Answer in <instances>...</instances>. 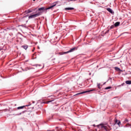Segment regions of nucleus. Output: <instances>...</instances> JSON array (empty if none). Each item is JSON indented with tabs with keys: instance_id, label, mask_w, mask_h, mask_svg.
Segmentation results:
<instances>
[{
	"instance_id": "nucleus-35",
	"label": "nucleus",
	"mask_w": 131,
	"mask_h": 131,
	"mask_svg": "<svg viewBox=\"0 0 131 131\" xmlns=\"http://www.w3.org/2000/svg\"><path fill=\"white\" fill-rule=\"evenodd\" d=\"M124 33H121L120 35H119L118 37H117V38H118V37H120V36H121V35H122V34H124Z\"/></svg>"
},
{
	"instance_id": "nucleus-19",
	"label": "nucleus",
	"mask_w": 131,
	"mask_h": 131,
	"mask_svg": "<svg viewBox=\"0 0 131 131\" xmlns=\"http://www.w3.org/2000/svg\"><path fill=\"white\" fill-rule=\"evenodd\" d=\"M21 48L23 49H24V50H27L28 49V45H23L21 46Z\"/></svg>"
},
{
	"instance_id": "nucleus-27",
	"label": "nucleus",
	"mask_w": 131,
	"mask_h": 131,
	"mask_svg": "<svg viewBox=\"0 0 131 131\" xmlns=\"http://www.w3.org/2000/svg\"><path fill=\"white\" fill-rule=\"evenodd\" d=\"M111 89H112V87L111 86H108L105 88L104 90H110Z\"/></svg>"
},
{
	"instance_id": "nucleus-61",
	"label": "nucleus",
	"mask_w": 131,
	"mask_h": 131,
	"mask_svg": "<svg viewBox=\"0 0 131 131\" xmlns=\"http://www.w3.org/2000/svg\"><path fill=\"white\" fill-rule=\"evenodd\" d=\"M104 35H104V34H103V35H101V36H102L103 37H104Z\"/></svg>"
},
{
	"instance_id": "nucleus-58",
	"label": "nucleus",
	"mask_w": 131,
	"mask_h": 131,
	"mask_svg": "<svg viewBox=\"0 0 131 131\" xmlns=\"http://www.w3.org/2000/svg\"><path fill=\"white\" fill-rule=\"evenodd\" d=\"M37 48L39 50V49H40L39 46H38Z\"/></svg>"
},
{
	"instance_id": "nucleus-14",
	"label": "nucleus",
	"mask_w": 131,
	"mask_h": 131,
	"mask_svg": "<svg viewBox=\"0 0 131 131\" xmlns=\"http://www.w3.org/2000/svg\"><path fill=\"white\" fill-rule=\"evenodd\" d=\"M32 12H33V10H32V9H29L27 10H25V13L26 14H29L30 13H32Z\"/></svg>"
},
{
	"instance_id": "nucleus-25",
	"label": "nucleus",
	"mask_w": 131,
	"mask_h": 131,
	"mask_svg": "<svg viewBox=\"0 0 131 131\" xmlns=\"http://www.w3.org/2000/svg\"><path fill=\"white\" fill-rule=\"evenodd\" d=\"M109 27H110V30H111V29H113V28H114V27H115V26H114V25H112V26H108V27H107V28H109Z\"/></svg>"
},
{
	"instance_id": "nucleus-4",
	"label": "nucleus",
	"mask_w": 131,
	"mask_h": 131,
	"mask_svg": "<svg viewBox=\"0 0 131 131\" xmlns=\"http://www.w3.org/2000/svg\"><path fill=\"white\" fill-rule=\"evenodd\" d=\"M54 97H55L54 95L48 96L47 97L48 101L46 102V104H50V103H51V104H55L54 101H55V100H56V99H55Z\"/></svg>"
},
{
	"instance_id": "nucleus-31",
	"label": "nucleus",
	"mask_w": 131,
	"mask_h": 131,
	"mask_svg": "<svg viewBox=\"0 0 131 131\" xmlns=\"http://www.w3.org/2000/svg\"><path fill=\"white\" fill-rule=\"evenodd\" d=\"M127 122H128V119H125L123 121V123H127Z\"/></svg>"
},
{
	"instance_id": "nucleus-42",
	"label": "nucleus",
	"mask_w": 131,
	"mask_h": 131,
	"mask_svg": "<svg viewBox=\"0 0 131 131\" xmlns=\"http://www.w3.org/2000/svg\"><path fill=\"white\" fill-rule=\"evenodd\" d=\"M37 64H34V65H33V66H35L36 67H37Z\"/></svg>"
},
{
	"instance_id": "nucleus-33",
	"label": "nucleus",
	"mask_w": 131,
	"mask_h": 131,
	"mask_svg": "<svg viewBox=\"0 0 131 131\" xmlns=\"http://www.w3.org/2000/svg\"><path fill=\"white\" fill-rule=\"evenodd\" d=\"M18 34H20V35H21V36H23V37H24L25 38H26V36H24L23 34H22L21 33L18 32Z\"/></svg>"
},
{
	"instance_id": "nucleus-37",
	"label": "nucleus",
	"mask_w": 131,
	"mask_h": 131,
	"mask_svg": "<svg viewBox=\"0 0 131 131\" xmlns=\"http://www.w3.org/2000/svg\"><path fill=\"white\" fill-rule=\"evenodd\" d=\"M37 8H35L34 9H32V10H33V12H34V11H37Z\"/></svg>"
},
{
	"instance_id": "nucleus-18",
	"label": "nucleus",
	"mask_w": 131,
	"mask_h": 131,
	"mask_svg": "<svg viewBox=\"0 0 131 131\" xmlns=\"http://www.w3.org/2000/svg\"><path fill=\"white\" fill-rule=\"evenodd\" d=\"M125 83H126V84H128V85H129L131 84V80H126L125 81Z\"/></svg>"
},
{
	"instance_id": "nucleus-62",
	"label": "nucleus",
	"mask_w": 131,
	"mask_h": 131,
	"mask_svg": "<svg viewBox=\"0 0 131 131\" xmlns=\"http://www.w3.org/2000/svg\"><path fill=\"white\" fill-rule=\"evenodd\" d=\"M21 130L22 131H23V128H21Z\"/></svg>"
},
{
	"instance_id": "nucleus-41",
	"label": "nucleus",
	"mask_w": 131,
	"mask_h": 131,
	"mask_svg": "<svg viewBox=\"0 0 131 131\" xmlns=\"http://www.w3.org/2000/svg\"><path fill=\"white\" fill-rule=\"evenodd\" d=\"M34 51H35V48H34V49L32 50V52H34Z\"/></svg>"
},
{
	"instance_id": "nucleus-64",
	"label": "nucleus",
	"mask_w": 131,
	"mask_h": 131,
	"mask_svg": "<svg viewBox=\"0 0 131 131\" xmlns=\"http://www.w3.org/2000/svg\"><path fill=\"white\" fill-rule=\"evenodd\" d=\"M28 22V20H26V23H27Z\"/></svg>"
},
{
	"instance_id": "nucleus-9",
	"label": "nucleus",
	"mask_w": 131,
	"mask_h": 131,
	"mask_svg": "<svg viewBox=\"0 0 131 131\" xmlns=\"http://www.w3.org/2000/svg\"><path fill=\"white\" fill-rule=\"evenodd\" d=\"M27 112V110L23 111L22 112L18 113L17 114H10L9 116H11V115H14L15 116H19V115H22V114H24L25 112Z\"/></svg>"
},
{
	"instance_id": "nucleus-11",
	"label": "nucleus",
	"mask_w": 131,
	"mask_h": 131,
	"mask_svg": "<svg viewBox=\"0 0 131 131\" xmlns=\"http://www.w3.org/2000/svg\"><path fill=\"white\" fill-rule=\"evenodd\" d=\"M106 11H108V12L110 13V14H111L112 15H113L114 14V11H113V9L111 8H106Z\"/></svg>"
},
{
	"instance_id": "nucleus-24",
	"label": "nucleus",
	"mask_w": 131,
	"mask_h": 131,
	"mask_svg": "<svg viewBox=\"0 0 131 131\" xmlns=\"http://www.w3.org/2000/svg\"><path fill=\"white\" fill-rule=\"evenodd\" d=\"M110 31V30H107L105 32H104V31H102V33H103V34H104V35H105V34L109 33Z\"/></svg>"
},
{
	"instance_id": "nucleus-46",
	"label": "nucleus",
	"mask_w": 131,
	"mask_h": 131,
	"mask_svg": "<svg viewBox=\"0 0 131 131\" xmlns=\"http://www.w3.org/2000/svg\"><path fill=\"white\" fill-rule=\"evenodd\" d=\"M57 11H59V9H57V10H54V13H56V12H57Z\"/></svg>"
},
{
	"instance_id": "nucleus-20",
	"label": "nucleus",
	"mask_w": 131,
	"mask_h": 131,
	"mask_svg": "<svg viewBox=\"0 0 131 131\" xmlns=\"http://www.w3.org/2000/svg\"><path fill=\"white\" fill-rule=\"evenodd\" d=\"M97 89H99V90H101V89H102V85H101V86H100L101 83H97Z\"/></svg>"
},
{
	"instance_id": "nucleus-7",
	"label": "nucleus",
	"mask_w": 131,
	"mask_h": 131,
	"mask_svg": "<svg viewBox=\"0 0 131 131\" xmlns=\"http://www.w3.org/2000/svg\"><path fill=\"white\" fill-rule=\"evenodd\" d=\"M113 126H115L116 124H117V125H119V126H120V124H121V122L120 121V120H117V119L115 118L114 120V122L113 123Z\"/></svg>"
},
{
	"instance_id": "nucleus-22",
	"label": "nucleus",
	"mask_w": 131,
	"mask_h": 131,
	"mask_svg": "<svg viewBox=\"0 0 131 131\" xmlns=\"http://www.w3.org/2000/svg\"><path fill=\"white\" fill-rule=\"evenodd\" d=\"M34 108H35V109L36 110L37 109L36 108H37V107L36 106H35V107L32 106V107H28L27 110H30L32 111V110H33V109H34Z\"/></svg>"
},
{
	"instance_id": "nucleus-51",
	"label": "nucleus",
	"mask_w": 131,
	"mask_h": 131,
	"mask_svg": "<svg viewBox=\"0 0 131 131\" xmlns=\"http://www.w3.org/2000/svg\"><path fill=\"white\" fill-rule=\"evenodd\" d=\"M92 126H96V124H94L93 125H92Z\"/></svg>"
},
{
	"instance_id": "nucleus-54",
	"label": "nucleus",
	"mask_w": 131,
	"mask_h": 131,
	"mask_svg": "<svg viewBox=\"0 0 131 131\" xmlns=\"http://www.w3.org/2000/svg\"><path fill=\"white\" fill-rule=\"evenodd\" d=\"M120 71L121 72H123V70H121V71Z\"/></svg>"
},
{
	"instance_id": "nucleus-12",
	"label": "nucleus",
	"mask_w": 131,
	"mask_h": 131,
	"mask_svg": "<svg viewBox=\"0 0 131 131\" xmlns=\"http://www.w3.org/2000/svg\"><path fill=\"white\" fill-rule=\"evenodd\" d=\"M78 49V47H74L71 48L69 51H70V53H72L73 52H75V51H77Z\"/></svg>"
},
{
	"instance_id": "nucleus-55",
	"label": "nucleus",
	"mask_w": 131,
	"mask_h": 131,
	"mask_svg": "<svg viewBox=\"0 0 131 131\" xmlns=\"http://www.w3.org/2000/svg\"><path fill=\"white\" fill-rule=\"evenodd\" d=\"M53 57H54V55H52L51 58H53Z\"/></svg>"
},
{
	"instance_id": "nucleus-2",
	"label": "nucleus",
	"mask_w": 131,
	"mask_h": 131,
	"mask_svg": "<svg viewBox=\"0 0 131 131\" xmlns=\"http://www.w3.org/2000/svg\"><path fill=\"white\" fill-rule=\"evenodd\" d=\"M97 91H98L97 88H92V89H88L87 90H86L85 91H82L80 93H78L76 94L74 96H79V95L86 94V93H91V92H94V91L97 92Z\"/></svg>"
},
{
	"instance_id": "nucleus-50",
	"label": "nucleus",
	"mask_w": 131,
	"mask_h": 131,
	"mask_svg": "<svg viewBox=\"0 0 131 131\" xmlns=\"http://www.w3.org/2000/svg\"><path fill=\"white\" fill-rule=\"evenodd\" d=\"M106 82H104L103 84V85H104V84H106Z\"/></svg>"
},
{
	"instance_id": "nucleus-28",
	"label": "nucleus",
	"mask_w": 131,
	"mask_h": 131,
	"mask_svg": "<svg viewBox=\"0 0 131 131\" xmlns=\"http://www.w3.org/2000/svg\"><path fill=\"white\" fill-rule=\"evenodd\" d=\"M18 110H22V109L18 110V107H17L16 109H15V108H11V111H18Z\"/></svg>"
},
{
	"instance_id": "nucleus-63",
	"label": "nucleus",
	"mask_w": 131,
	"mask_h": 131,
	"mask_svg": "<svg viewBox=\"0 0 131 131\" xmlns=\"http://www.w3.org/2000/svg\"><path fill=\"white\" fill-rule=\"evenodd\" d=\"M36 114H38V112H36Z\"/></svg>"
},
{
	"instance_id": "nucleus-57",
	"label": "nucleus",
	"mask_w": 131,
	"mask_h": 131,
	"mask_svg": "<svg viewBox=\"0 0 131 131\" xmlns=\"http://www.w3.org/2000/svg\"><path fill=\"white\" fill-rule=\"evenodd\" d=\"M19 39H20V40H22L23 39L22 38H19Z\"/></svg>"
},
{
	"instance_id": "nucleus-29",
	"label": "nucleus",
	"mask_w": 131,
	"mask_h": 131,
	"mask_svg": "<svg viewBox=\"0 0 131 131\" xmlns=\"http://www.w3.org/2000/svg\"><path fill=\"white\" fill-rule=\"evenodd\" d=\"M27 17H28V20H29V14H27V15L24 16L23 17V18H27Z\"/></svg>"
},
{
	"instance_id": "nucleus-53",
	"label": "nucleus",
	"mask_w": 131,
	"mask_h": 131,
	"mask_svg": "<svg viewBox=\"0 0 131 131\" xmlns=\"http://www.w3.org/2000/svg\"><path fill=\"white\" fill-rule=\"evenodd\" d=\"M55 128H56V129L59 128V127H58V126H56V127H55Z\"/></svg>"
},
{
	"instance_id": "nucleus-3",
	"label": "nucleus",
	"mask_w": 131,
	"mask_h": 131,
	"mask_svg": "<svg viewBox=\"0 0 131 131\" xmlns=\"http://www.w3.org/2000/svg\"><path fill=\"white\" fill-rule=\"evenodd\" d=\"M47 13V9L45 7H41L38 8V9L35 11V13H37L38 16H41L42 15L43 12Z\"/></svg>"
},
{
	"instance_id": "nucleus-23",
	"label": "nucleus",
	"mask_w": 131,
	"mask_h": 131,
	"mask_svg": "<svg viewBox=\"0 0 131 131\" xmlns=\"http://www.w3.org/2000/svg\"><path fill=\"white\" fill-rule=\"evenodd\" d=\"M21 70H23V71H27L28 70H30V69H29V68L27 67V68H25L24 69L21 68Z\"/></svg>"
},
{
	"instance_id": "nucleus-21",
	"label": "nucleus",
	"mask_w": 131,
	"mask_h": 131,
	"mask_svg": "<svg viewBox=\"0 0 131 131\" xmlns=\"http://www.w3.org/2000/svg\"><path fill=\"white\" fill-rule=\"evenodd\" d=\"M114 69L116 71H121V69H120L118 67H115Z\"/></svg>"
},
{
	"instance_id": "nucleus-56",
	"label": "nucleus",
	"mask_w": 131,
	"mask_h": 131,
	"mask_svg": "<svg viewBox=\"0 0 131 131\" xmlns=\"http://www.w3.org/2000/svg\"><path fill=\"white\" fill-rule=\"evenodd\" d=\"M28 61H29V60L28 59V60H26L25 62H28Z\"/></svg>"
},
{
	"instance_id": "nucleus-1",
	"label": "nucleus",
	"mask_w": 131,
	"mask_h": 131,
	"mask_svg": "<svg viewBox=\"0 0 131 131\" xmlns=\"http://www.w3.org/2000/svg\"><path fill=\"white\" fill-rule=\"evenodd\" d=\"M96 126L98 128H99L100 131H110V130L112 129L110 126L108 125H106V124L103 122L97 125Z\"/></svg>"
},
{
	"instance_id": "nucleus-39",
	"label": "nucleus",
	"mask_w": 131,
	"mask_h": 131,
	"mask_svg": "<svg viewBox=\"0 0 131 131\" xmlns=\"http://www.w3.org/2000/svg\"><path fill=\"white\" fill-rule=\"evenodd\" d=\"M108 79L111 80V81H112V78L109 77Z\"/></svg>"
},
{
	"instance_id": "nucleus-5",
	"label": "nucleus",
	"mask_w": 131,
	"mask_h": 131,
	"mask_svg": "<svg viewBox=\"0 0 131 131\" xmlns=\"http://www.w3.org/2000/svg\"><path fill=\"white\" fill-rule=\"evenodd\" d=\"M59 3H60L59 1H56L53 3L52 4H50L49 7L46 8V12H48V10H52V11H53L54 8H55V7H56Z\"/></svg>"
},
{
	"instance_id": "nucleus-47",
	"label": "nucleus",
	"mask_w": 131,
	"mask_h": 131,
	"mask_svg": "<svg viewBox=\"0 0 131 131\" xmlns=\"http://www.w3.org/2000/svg\"><path fill=\"white\" fill-rule=\"evenodd\" d=\"M2 50H3V48L1 47H0V51H2Z\"/></svg>"
},
{
	"instance_id": "nucleus-34",
	"label": "nucleus",
	"mask_w": 131,
	"mask_h": 131,
	"mask_svg": "<svg viewBox=\"0 0 131 131\" xmlns=\"http://www.w3.org/2000/svg\"><path fill=\"white\" fill-rule=\"evenodd\" d=\"M102 46H100V47H98L96 50H95V52H97V51H98V50L100 49V48Z\"/></svg>"
},
{
	"instance_id": "nucleus-43",
	"label": "nucleus",
	"mask_w": 131,
	"mask_h": 131,
	"mask_svg": "<svg viewBox=\"0 0 131 131\" xmlns=\"http://www.w3.org/2000/svg\"><path fill=\"white\" fill-rule=\"evenodd\" d=\"M37 66H39V67H40V66H41V64H37Z\"/></svg>"
},
{
	"instance_id": "nucleus-48",
	"label": "nucleus",
	"mask_w": 131,
	"mask_h": 131,
	"mask_svg": "<svg viewBox=\"0 0 131 131\" xmlns=\"http://www.w3.org/2000/svg\"><path fill=\"white\" fill-rule=\"evenodd\" d=\"M58 120L59 121H62V119H59Z\"/></svg>"
},
{
	"instance_id": "nucleus-59",
	"label": "nucleus",
	"mask_w": 131,
	"mask_h": 131,
	"mask_svg": "<svg viewBox=\"0 0 131 131\" xmlns=\"http://www.w3.org/2000/svg\"><path fill=\"white\" fill-rule=\"evenodd\" d=\"M90 4H93V2H90Z\"/></svg>"
},
{
	"instance_id": "nucleus-40",
	"label": "nucleus",
	"mask_w": 131,
	"mask_h": 131,
	"mask_svg": "<svg viewBox=\"0 0 131 131\" xmlns=\"http://www.w3.org/2000/svg\"><path fill=\"white\" fill-rule=\"evenodd\" d=\"M45 68V64H43V67L40 69H43Z\"/></svg>"
},
{
	"instance_id": "nucleus-17",
	"label": "nucleus",
	"mask_w": 131,
	"mask_h": 131,
	"mask_svg": "<svg viewBox=\"0 0 131 131\" xmlns=\"http://www.w3.org/2000/svg\"><path fill=\"white\" fill-rule=\"evenodd\" d=\"M20 26H21V27H24L25 28H26V29H29V28H28V27H26V24H22L18 26V27H20Z\"/></svg>"
},
{
	"instance_id": "nucleus-60",
	"label": "nucleus",
	"mask_w": 131,
	"mask_h": 131,
	"mask_svg": "<svg viewBox=\"0 0 131 131\" xmlns=\"http://www.w3.org/2000/svg\"><path fill=\"white\" fill-rule=\"evenodd\" d=\"M91 74H92L91 73H89V75H91Z\"/></svg>"
},
{
	"instance_id": "nucleus-32",
	"label": "nucleus",
	"mask_w": 131,
	"mask_h": 131,
	"mask_svg": "<svg viewBox=\"0 0 131 131\" xmlns=\"http://www.w3.org/2000/svg\"><path fill=\"white\" fill-rule=\"evenodd\" d=\"M123 85H126L125 83L123 82L121 85H118V86H123Z\"/></svg>"
},
{
	"instance_id": "nucleus-10",
	"label": "nucleus",
	"mask_w": 131,
	"mask_h": 131,
	"mask_svg": "<svg viewBox=\"0 0 131 131\" xmlns=\"http://www.w3.org/2000/svg\"><path fill=\"white\" fill-rule=\"evenodd\" d=\"M29 106H31V103H29L28 105H22L20 106H18L17 107V109H27V108H26V107H29Z\"/></svg>"
},
{
	"instance_id": "nucleus-45",
	"label": "nucleus",
	"mask_w": 131,
	"mask_h": 131,
	"mask_svg": "<svg viewBox=\"0 0 131 131\" xmlns=\"http://www.w3.org/2000/svg\"><path fill=\"white\" fill-rule=\"evenodd\" d=\"M32 104H34V103H35V101H32Z\"/></svg>"
},
{
	"instance_id": "nucleus-16",
	"label": "nucleus",
	"mask_w": 131,
	"mask_h": 131,
	"mask_svg": "<svg viewBox=\"0 0 131 131\" xmlns=\"http://www.w3.org/2000/svg\"><path fill=\"white\" fill-rule=\"evenodd\" d=\"M115 27H118L120 25V21H117L114 24Z\"/></svg>"
},
{
	"instance_id": "nucleus-30",
	"label": "nucleus",
	"mask_w": 131,
	"mask_h": 131,
	"mask_svg": "<svg viewBox=\"0 0 131 131\" xmlns=\"http://www.w3.org/2000/svg\"><path fill=\"white\" fill-rule=\"evenodd\" d=\"M51 119H53V117H50L48 118H47V121H51Z\"/></svg>"
},
{
	"instance_id": "nucleus-44",
	"label": "nucleus",
	"mask_w": 131,
	"mask_h": 131,
	"mask_svg": "<svg viewBox=\"0 0 131 131\" xmlns=\"http://www.w3.org/2000/svg\"><path fill=\"white\" fill-rule=\"evenodd\" d=\"M54 60H56V58H54L53 59H52V61H54Z\"/></svg>"
},
{
	"instance_id": "nucleus-36",
	"label": "nucleus",
	"mask_w": 131,
	"mask_h": 131,
	"mask_svg": "<svg viewBox=\"0 0 131 131\" xmlns=\"http://www.w3.org/2000/svg\"><path fill=\"white\" fill-rule=\"evenodd\" d=\"M6 111H8L9 112H10V111H11V108H9V109H7L6 108Z\"/></svg>"
},
{
	"instance_id": "nucleus-13",
	"label": "nucleus",
	"mask_w": 131,
	"mask_h": 131,
	"mask_svg": "<svg viewBox=\"0 0 131 131\" xmlns=\"http://www.w3.org/2000/svg\"><path fill=\"white\" fill-rule=\"evenodd\" d=\"M69 53H70V51L68 50V51L59 52L58 54L60 55V56H62V55H65L66 54H69Z\"/></svg>"
},
{
	"instance_id": "nucleus-38",
	"label": "nucleus",
	"mask_w": 131,
	"mask_h": 131,
	"mask_svg": "<svg viewBox=\"0 0 131 131\" xmlns=\"http://www.w3.org/2000/svg\"><path fill=\"white\" fill-rule=\"evenodd\" d=\"M113 123H114V122H110V124H111L112 126H113Z\"/></svg>"
},
{
	"instance_id": "nucleus-6",
	"label": "nucleus",
	"mask_w": 131,
	"mask_h": 131,
	"mask_svg": "<svg viewBox=\"0 0 131 131\" xmlns=\"http://www.w3.org/2000/svg\"><path fill=\"white\" fill-rule=\"evenodd\" d=\"M37 104H40L41 106L39 107V105H37ZM44 104H46V101H44L42 99H39L36 104V106H38V107H36V109H42V106Z\"/></svg>"
},
{
	"instance_id": "nucleus-15",
	"label": "nucleus",
	"mask_w": 131,
	"mask_h": 131,
	"mask_svg": "<svg viewBox=\"0 0 131 131\" xmlns=\"http://www.w3.org/2000/svg\"><path fill=\"white\" fill-rule=\"evenodd\" d=\"M72 10H74L73 7H66L64 8V11H72Z\"/></svg>"
},
{
	"instance_id": "nucleus-49",
	"label": "nucleus",
	"mask_w": 131,
	"mask_h": 131,
	"mask_svg": "<svg viewBox=\"0 0 131 131\" xmlns=\"http://www.w3.org/2000/svg\"><path fill=\"white\" fill-rule=\"evenodd\" d=\"M29 69H30V70H31V69H34V68H29Z\"/></svg>"
},
{
	"instance_id": "nucleus-8",
	"label": "nucleus",
	"mask_w": 131,
	"mask_h": 131,
	"mask_svg": "<svg viewBox=\"0 0 131 131\" xmlns=\"http://www.w3.org/2000/svg\"><path fill=\"white\" fill-rule=\"evenodd\" d=\"M36 13L32 14H30L29 16V20L30 19H33V18H36V17H39V16L37 14V12H35Z\"/></svg>"
},
{
	"instance_id": "nucleus-26",
	"label": "nucleus",
	"mask_w": 131,
	"mask_h": 131,
	"mask_svg": "<svg viewBox=\"0 0 131 131\" xmlns=\"http://www.w3.org/2000/svg\"><path fill=\"white\" fill-rule=\"evenodd\" d=\"M26 111L27 112H25V113L26 112H27V114H28V115H30V113H31L32 111L31 110H29V111L26 110Z\"/></svg>"
},
{
	"instance_id": "nucleus-52",
	"label": "nucleus",
	"mask_w": 131,
	"mask_h": 131,
	"mask_svg": "<svg viewBox=\"0 0 131 131\" xmlns=\"http://www.w3.org/2000/svg\"><path fill=\"white\" fill-rule=\"evenodd\" d=\"M109 79H108L107 80V81H106V82H108V81H109Z\"/></svg>"
}]
</instances>
